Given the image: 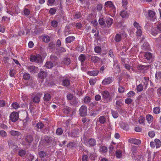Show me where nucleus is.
Returning a JSON list of instances; mask_svg holds the SVG:
<instances>
[{
	"label": "nucleus",
	"mask_w": 161,
	"mask_h": 161,
	"mask_svg": "<svg viewBox=\"0 0 161 161\" xmlns=\"http://www.w3.org/2000/svg\"><path fill=\"white\" fill-rule=\"evenodd\" d=\"M47 156V152L44 151H41L39 153V156L41 158H44Z\"/></svg>",
	"instance_id": "nucleus-31"
},
{
	"label": "nucleus",
	"mask_w": 161,
	"mask_h": 161,
	"mask_svg": "<svg viewBox=\"0 0 161 161\" xmlns=\"http://www.w3.org/2000/svg\"><path fill=\"white\" fill-rule=\"evenodd\" d=\"M63 112L67 116L72 117L76 114L75 110L71 108L68 106H66L63 109Z\"/></svg>",
	"instance_id": "nucleus-3"
},
{
	"label": "nucleus",
	"mask_w": 161,
	"mask_h": 161,
	"mask_svg": "<svg viewBox=\"0 0 161 161\" xmlns=\"http://www.w3.org/2000/svg\"><path fill=\"white\" fill-rule=\"evenodd\" d=\"M58 24V23L57 20H53L51 22V25L53 27H56Z\"/></svg>",
	"instance_id": "nucleus-51"
},
{
	"label": "nucleus",
	"mask_w": 161,
	"mask_h": 161,
	"mask_svg": "<svg viewBox=\"0 0 161 161\" xmlns=\"http://www.w3.org/2000/svg\"><path fill=\"white\" fill-rule=\"evenodd\" d=\"M105 5L106 7L109 8V9L111 12L109 14L112 17L114 16L116 12V8L112 2L108 1L105 3Z\"/></svg>",
	"instance_id": "nucleus-2"
},
{
	"label": "nucleus",
	"mask_w": 161,
	"mask_h": 161,
	"mask_svg": "<svg viewBox=\"0 0 161 161\" xmlns=\"http://www.w3.org/2000/svg\"><path fill=\"white\" fill-rule=\"evenodd\" d=\"M51 95L48 93H46L45 94L43 99L44 101L47 102L50 100L51 99Z\"/></svg>",
	"instance_id": "nucleus-23"
},
{
	"label": "nucleus",
	"mask_w": 161,
	"mask_h": 161,
	"mask_svg": "<svg viewBox=\"0 0 161 161\" xmlns=\"http://www.w3.org/2000/svg\"><path fill=\"white\" fill-rule=\"evenodd\" d=\"M99 73L98 70H93L91 71L88 73V74L90 75L95 76L97 75Z\"/></svg>",
	"instance_id": "nucleus-36"
},
{
	"label": "nucleus",
	"mask_w": 161,
	"mask_h": 161,
	"mask_svg": "<svg viewBox=\"0 0 161 161\" xmlns=\"http://www.w3.org/2000/svg\"><path fill=\"white\" fill-rule=\"evenodd\" d=\"M71 62V60L69 58H66L64 59L62 61V63L66 65H69Z\"/></svg>",
	"instance_id": "nucleus-25"
},
{
	"label": "nucleus",
	"mask_w": 161,
	"mask_h": 161,
	"mask_svg": "<svg viewBox=\"0 0 161 161\" xmlns=\"http://www.w3.org/2000/svg\"><path fill=\"white\" fill-rule=\"evenodd\" d=\"M30 13V10L28 8H25L24 10V14L26 16L29 15Z\"/></svg>",
	"instance_id": "nucleus-59"
},
{
	"label": "nucleus",
	"mask_w": 161,
	"mask_h": 161,
	"mask_svg": "<svg viewBox=\"0 0 161 161\" xmlns=\"http://www.w3.org/2000/svg\"><path fill=\"white\" fill-rule=\"evenodd\" d=\"M33 139V136L31 134L27 135L25 138V140L28 146H30L31 144L32 143Z\"/></svg>",
	"instance_id": "nucleus-11"
},
{
	"label": "nucleus",
	"mask_w": 161,
	"mask_h": 161,
	"mask_svg": "<svg viewBox=\"0 0 161 161\" xmlns=\"http://www.w3.org/2000/svg\"><path fill=\"white\" fill-rule=\"evenodd\" d=\"M154 142L156 145V147L157 148L161 146V141L158 139H155L154 140Z\"/></svg>",
	"instance_id": "nucleus-33"
},
{
	"label": "nucleus",
	"mask_w": 161,
	"mask_h": 161,
	"mask_svg": "<svg viewBox=\"0 0 161 161\" xmlns=\"http://www.w3.org/2000/svg\"><path fill=\"white\" fill-rule=\"evenodd\" d=\"M63 130L62 128H58L56 130V133L57 135L60 136L63 134Z\"/></svg>",
	"instance_id": "nucleus-41"
},
{
	"label": "nucleus",
	"mask_w": 161,
	"mask_h": 161,
	"mask_svg": "<svg viewBox=\"0 0 161 161\" xmlns=\"http://www.w3.org/2000/svg\"><path fill=\"white\" fill-rule=\"evenodd\" d=\"M44 140L48 145L51 146L55 145L56 143V139L54 137L46 136L44 137Z\"/></svg>",
	"instance_id": "nucleus-4"
},
{
	"label": "nucleus",
	"mask_w": 161,
	"mask_h": 161,
	"mask_svg": "<svg viewBox=\"0 0 161 161\" xmlns=\"http://www.w3.org/2000/svg\"><path fill=\"white\" fill-rule=\"evenodd\" d=\"M131 151L132 153V157L133 158H135L136 156L137 152L136 147V146H133L132 148Z\"/></svg>",
	"instance_id": "nucleus-29"
},
{
	"label": "nucleus",
	"mask_w": 161,
	"mask_h": 161,
	"mask_svg": "<svg viewBox=\"0 0 161 161\" xmlns=\"http://www.w3.org/2000/svg\"><path fill=\"white\" fill-rule=\"evenodd\" d=\"M75 39V37L73 36H68L66 38V42L67 43H70L74 41Z\"/></svg>",
	"instance_id": "nucleus-24"
},
{
	"label": "nucleus",
	"mask_w": 161,
	"mask_h": 161,
	"mask_svg": "<svg viewBox=\"0 0 161 161\" xmlns=\"http://www.w3.org/2000/svg\"><path fill=\"white\" fill-rule=\"evenodd\" d=\"M156 42L158 44H161V34H160L158 37L155 39Z\"/></svg>",
	"instance_id": "nucleus-57"
},
{
	"label": "nucleus",
	"mask_w": 161,
	"mask_h": 161,
	"mask_svg": "<svg viewBox=\"0 0 161 161\" xmlns=\"http://www.w3.org/2000/svg\"><path fill=\"white\" fill-rule=\"evenodd\" d=\"M91 98L88 96L85 97L84 99V102L86 104L89 103L91 101Z\"/></svg>",
	"instance_id": "nucleus-42"
},
{
	"label": "nucleus",
	"mask_w": 161,
	"mask_h": 161,
	"mask_svg": "<svg viewBox=\"0 0 161 161\" xmlns=\"http://www.w3.org/2000/svg\"><path fill=\"white\" fill-rule=\"evenodd\" d=\"M107 150V147L105 146H102L100 148V152L102 154L106 153Z\"/></svg>",
	"instance_id": "nucleus-30"
},
{
	"label": "nucleus",
	"mask_w": 161,
	"mask_h": 161,
	"mask_svg": "<svg viewBox=\"0 0 161 161\" xmlns=\"http://www.w3.org/2000/svg\"><path fill=\"white\" fill-rule=\"evenodd\" d=\"M9 117L10 119L12 121L16 122L18 120L19 118V114L17 112H13L11 114Z\"/></svg>",
	"instance_id": "nucleus-7"
},
{
	"label": "nucleus",
	"mask_w": 161,
	"mask_h": 161,
	"mask_svg": "<svg viewBox=\"0 0 161 161\" xmlns=\"http://www.w3.org/2000/svg\"><path fill=\"white\" fill-rule=\"evenodd\" d=\"M120 15L122 17L125 18L129 16V14L127 11L125 10H122L121 12Z\"/></svg>",
	"instance_id": "nucleus-27"
},
{
	"label": "nucleus",
	"mask_w": 161,
	"mask_h": 161,
	"mask_svg": "<svg viewBox=\"0 0 161 161\" xmlns=\"http://www.w3.org/2000/svg\"><path fill=\"white\" fill-rule=\"evenodd\" d=\"M0 135L3 138L7 136V133L3 130L0 131Z\"/></svg>",
	"instance_id": "nucleus-54"
},
{
	"label": "nucleus",
	"mask_w": 161,
	"mask_h": 161,
	"mask_svg": "<svg viewBox=\"0 0 161 161\" xmlns=\"http://www.w3.org/2000/svg\"><path fill=\"white\" fill-rule=\"evenodd\" d=\"M113 22V20L111 18H109L107 19L106 21V23L108 25H111Z\"/></svg>",
	"instance_id": "nucleus-55"
},
{
	"label": "nucleus",
	"mask_w": 161,
	"mask_h": 161,
	"mask_svg": "<svg viewBox=\"0 0 161 161\" xmlns=\"http://www.w3.org/2000/svg\"><path fill=\"white\" fill-rule=\"evenodd\" d=\"M146 118L147 122L149 124L152 122L153 119V116L150 114H148L146 115Z\"/></svg>",
	"instance_id": "nucleus-21"
},
{
	"label": "nucleus",
	"mask_w": 161,
	"mask_h": 161,
	"mask_svg": "<svg viewBox=\"0 0 161 161\" xmlns=\"http://www.w3.org/2000/svg\"><path fill=\"white\" fill-rule=\"evenodd\" d=\"M30 75L27 73H25L24 74L23 76V79L25 80H27L30 79Z\"/></svg>",
	"instance_id": "nucleus-53"
},
{
	"label": "nucleus",
	"mask_w": 161,
	"mask_h": 161,
	"mask_svg": "<svg viewBox=\"0 0 161 161\" xmlns=\"http://www.w3.org/2000/svg\"><path fill=\"white\" fill-rule=\"evenodd\" d=\"M70 103L74 106L76 107L78 106V99L75 97L71 101Z\"/></svg>",
	"instance_id": "nucleus-20"
},
{
	"label": "nucleus",
	"mask_w": 161,
	"mask_h": 161,
	"mask_svg": "<svg viewBox=\"0 0 161 161\" xmlns=\"http://www.w3.org/2000/svg\"><path fill=\"white\" fill-rule=\"evenodd\" d=\"M15 6L13 5H10L9 7L7 8V12L8 14L12 16L15 15Z\"/></svg>",
	"instance_id": "nucleus-14"
},
{
	"label": "nucleus",
	"mask_w": 161,
	"mask_h": 161,
	"mask_svg": "<svg viewBox=\"0 0 161 161\" xmlns=\"http://www.w3.org/2000/svg\"><path fill=\"white\" fill-rule=\"evenodd\" d=\"M42 94L40 92L36 93L33 98V101L34 103H39L40 100V98L42 97Z\"/></svg>",
	"instance_id": "nucleus-10"
},
{
	"label": "nucleus",
	"mask_w": 161,
	"mask_h": 161,
	"mask_svg": "<svg viewBox=\"0 0 161 161\" xmlns=\"http://www.w3.org/2000/svg\"><path fill=\"white\" fill-rule=\"evenodd\" d=\"M45 66L47 68L50 69L53 67V64L52 62L49 61L46 62Z\"/></svg>",
	"instance_id": "nucleus-38"
},
{
	"label": "nucleus",
	"mask_w": 161,
	"mask_h": 161,
	"mask_svg": "<svg viewBox=\"0 0 161 161\" xmlns=\"http://www.w3.org/2000/svg\"><path fill=\"white\" fill-rule=\"evenodd\" d=\"M143 90V86L142 84H139L136 87V90L138 92H142Z\"/></svg>",
	"instance_id": "nucleus-50"
},
{
	"label": "nucleus",
	"mask_w": 161,
	"mask_h": 161,
	"mask_svg": "<svg viewBox=\"0 0 161 161\" xmlns=\"http://www.w3.org/2000/svg\"><path fill=\"white\" fill-rule=\"evenodd\" d=\"M26 151L25 150L21 149L19 150L18 151V155L21 157H24L26 154Z\"/></svg>",
	"instance_id": "nucleus-26"
},
{
	"label": "nucleus",
	"mask_w": 161,
	"mask_h": 161,
	"mask_svg": "<svg viewBox=\"0 0 161 161\" xmlns=\"http://www.w3.org/2000/svg\"><path fill=\"white\" fill-rule=\"evenodd\" d=\"M80 115L81 116L86 115L87 113V107L85 105H83L79 109Z\"/></svg>",
	"instance_id": "nucleus-6"
},
{
	"label": "nucleus",
	"mask_w": 161,
	"mask_h": 161,
	"mask_svg": "<svg viewBox=\"0 0 161 161\" xmlns=\"http://www.w3.org/2000/svg\"><path fill=\"white\" fill-rule=\"evenodd\" d=\"M128 141L131 143L136 145H138L141 143V141L140 140L133 138L129 139Z\"/></svg>",
	"instance_id": "nucleus-17"
},
{
	"label": "nucleus",
	"mask_w": 161,
	"mask_h": 161,
	"mask_svg": "<svg viewBox=\"0 0 161 161\" xmlns=\"http://www.w3.org/2000/svg\"><path fill=\"white\" fill-rule=\"evenodd\" d=\"M111 114L112 116L114 118H117L118 117L119 114L117 112L113 110H112Z\"/></svg>",
	"instance_id": "nucleus-46"
},
{
	"label": "nucleus",
	"mask_w": 161,
	"mask_h": 161,
	"mask_svg": "<svg viewBox=\"0 0 161 161\" xmlns=\"http://www.w3.org/2000/svg\"><path fill=\"white\" fill-rule=\"evenodd\" d=\"M27 69L29 72L33 74L37 73L39 70L38 67H36L33 65L28 66L27 67Z\"/></svg>",
	"instance_id": "nucleus-8"
},
{
	"label": "nucleus",
	"mask_w": 161,
	"mask_h": 161,
	"mask_svg": "<svg viewBox=\"0 0 161 161\" xmlns=\"http://www.w3.org/2000/svg\"><path fill=\"white\" fill-rule=\"evenodd\" d=\"M98 22L99 24L101 25H103L105 23V19L103 18H100L98 20Z\"/></svg>",
	"instance_id": "nucleus-52"
},
{
	"label": "nucleus",
	"mask_w": 161,
	"mask_h": 161,
	"mask_svg": "<svg viewBox=\"0 0 161 161\" xmlns=\"http://www.w3.org/2000/svg\"><path fill=\"white\" fill-rule=\"evenodd\" d=\"M91 61L94 63H97L99 60V58L96 56H92L91 57Z\"/></svg>",
	"instance_id": "nucleus-34"
},
{
	"label": "nucleus",
	"mask_w": 161,
	"mask_h": 161,
	"mask_svg": "<svg viewBox=\"0 0 161 161\" xmlns=\"http://www.w3.org/2000/svg\"><path fill=\"white\" fill-rule=\"evenodd\" d=\"M9 134L12 136H18L21 135L20 132L15 131L14 130H12L9 132Z\"/></svg>",
	"instance_id": "nucleus-22"
},
{
	"label": "nucleus",
	"mask_w": 161,
	"mask_h": 161,
	"mask_svg": "<svg viewBox=\"0 0 161 161\" xmlns=\"http://www.w3.org/2000/svg\"><path fill=\"white\" fill-rule=\"evenodd\" d=\"M96 141L93 138H91L89 139L88 141L86 142V145L89 146L90 147L93 146L96 144Z\"/></svg>",
	"instance_id": "nucleus-15"
},
{
	"label": "nucleus",
	"mask_w": 161,
	"mask_h": 161,
	"mask_svg": "<svg viewBox=\"0 0 161 161\" xmlns=\"http://www.w3.org/2000/svg\"><path fill=\"white\" fill-rule=\"evenodd\" d=\"M50 40V37L48 36H45L43 37V41L46 42H48Z\"/></svg>",
	"instance_id": "nucleus-63"
},
{
	"label": "nucleus",
	"mask_w": 161,
	"mask_h": 161,
	"mask_svg": "<svg viewBox=\"0 0 161 161\" xmlns=\"http://www.w3.org/2000/svg\"><path fill=\"white\" fill-rule=\"evenodd\" d=\"M145 118L142 116H140L138 119V121L139 124H144Z\"/></svg>",
	"instance_id": "nucleus-39"
},
{
	"label": "nucleus",
	"mask_w": 161,
	"mask_h": 161,
	"mask_svg": "<svg viewBox=\"0 0 161 161\" xmlns=\"http://www.w3.org/2000/svg\"><path fill=\"white\" fill-rule=\"evenodd\" d=\"M11 106L13 108L15 109H18L19 107V104L16 102L14 103H12Z\"/></svg>",
	"instance_id": "nucleus-49"
},
{
	"label": "nucleus",
	"mask_w": 161,
	"mask_h": 161,
	"mask_svg": "<svg viewBox=\"0 0 161 161\" xmlns=\"http://www.w3.org/2000/svg\"><path fill=\"white\" fill-rule=\"evenodd\" d=\"M75 143L74 142H70L67 144V147L69 148H72L75 147Z\"/></svg>",
	"instance_id": "nucleus-58"
},
{
	"label": "nucleus",
	"mask_w": 161,
	"mask_h": 161,
	"mask_svg": "<svg viewBox=\"0 0 161 161\" xmlns=\"http://www.w3.org/2000/svg\"><path fill=\"white\" fill-rule=\"evenodd\" d=\"M155 77L156 80L161 79V72L158 71L156 72L155 75Z\"/></svg>",
	"instance_id": "nucleus-44"
},
{
	"label": "nucleus",
	"mask_w": 161,
	"mask_h": 161,
	"mask_svg": "<svg viewBox=\"0 0 161 161\" xmlns=\"http://www.w3.org/2000/svg\"><path fill=\"white\" fill-rule=\"evenodd\" d=\"M125 35L123 33L117 34L114 37V40L117 42H120L122 40V37H123Z\"/></svg>",
	"instance_id": "nucleus-16"
},
{
	"label": "nucleus",
	"mask_w": 161,
	"mask_h": 161,
	"mask_svg": "<svg viewBox=\"0 0 161 161\" xmlns=\"http://www.w3.org/2000/svg\"><path fill=\"white\" fill-rule=\"evenodd\" d=\"M8 144L9 148H12L14 146H15V143L13 142L12 140H10L8 142Z\"/></svg>",
	"instance_id": "nucleus-47"
},
{
	"label": "nucleus",
	"mask_w": 161,
	"mask_h": 161,
	"mask_svg": "<svg viewBox=\"0 0 161 161\" xmlns=\"http://www.w3.org/2000/svg\"><path fill=\"white\" fill-rule=\"evenodd\" d=\"M62 84L64 86L67 87L70 85V80L66 77H63L62 81Z\"/></svg>",
	"instance_id": "nucleus-13"
},
{
	"label": "nucleus",
	"mask_w": 161,
	"mask_h": 161,
	"mask_svg": "<svg viewBox=\"0 0 161 161\" xmlns=\"http://www.w3.org/2000/svg\"><path fill=\"white\" fill-rule=\"evenodd\" d=\"M132 102V100L130 98H127L125 99V103L127 104H131Z\"/></svg>",
	"instance_id": "nucleus-60"
},
{
	"label": "nucleus",
	"mask_w": 161,
	"mask_h": 161,
	"mask_svg": "<svg viewBox=\"0 0 161 161\" xmlns=\"http://www.w3.org/2000/svg\"><path fill=\"white\" fill-rule=\"evenodd\" d=\"M153 57L152 54L149 52H145L143 55L144 59H147L148 62L151 61Z\"/></svg>",
	"instance_id": "nucleus-12"
},
{
	"label": "nucleus",
	"mask_w": 161,
	"mask_h": 161,
	"mask_svg": "<svg viewBox=\"0 0 161 161\" xmlns=\"http://www.w3.org/2000/svg\"><path fill=\"white\" fill-rule=\"evenodd\" d=\"M101 95L103 99L104 103H109L112 101V97L111 95L107 91H104L102 92Z\"/></svg>",
	"instance_id": "nucleus-1"
},
{
	"label": "nucleus",
	"mask_w": 161,
	"mask_h": 161,
	"mask_svg": "<svg viewBox=\"0 0 161 161\" xmlns=\"http://www.w3.org/2000/svg\"><path fill=\"white\" fill-rule=\"evenodd\" d=\"M149 81V78L148 77H144V80H143L144 83V86H145L146 88H147L148 85V82Z\"/></svg>",
	"instance_id": "nucleus-28"
},
{
	"label": "nucleus",
	"mask_w": 161,
	"mask_h": 161,
	"mask_svg": "<svg viewBox=\"0 0 161 161\" xmlns=\"http://www.w3.org/2000/svg\"><path fill=\"white\" fill-rule=\"evenodd\" d=\"M86 55L83 54H81L78 57V59L81 62L82 64L86 59Z\"/></svg>",
	"instance_id": "nucleus-19"
},
{
	"label": "nucleus",
	"mask_w": 161,
	"mask_h": 161,
	"mask_svg": "<svg viewBox=\"0 0 161 161\" xmlns=\"http://www.w3.org/2000/svg\"><path fill=\"white\" fill-rule=\"evenodd\" d=\"M122 103V102L119 101L117 100L116 103V109H119V108L121 107V104Z\"/></svg>",
	"instance_id": "nucleus-45"
},
{
	"label": "nucleus",
	"mask_w": 161,
	"mask_h": 161,
	"mask_svg": "<svg viewBox=\"0 0 161 161\" xmlns=\"http://www.w3.org/2000/svg\"><path fill=\"white\" fill-rule=\"evenodd\" d=\"M115 155L117 158H120L122 157V151L119 150H117L115 153Z\"/></svg>",
	"instance_id": "nucleus-37"
},
{
	"label": "nucleus",
	"mask_w": 161,
	"mask_h": 161,
	"mask_svg": "<svg viewBox=\"0 0 161 161\" xmlns=\"http://www.w3.org/2000/svg\"><path fill=\"white\" fill-rule=\"evenodd\" d=\"M44 126V124L41 122H38L36 125V126L38 129H42Z\"/></svg>",
	"instance_id": "nucleus-40"
},
{
	"label": "nucleus",
	"mask_w": 161,
	"mask_h": 161,
	"mask_svg": "<svg viewBox=\"0 0 161 161\" xmlns=\"http://www.w3.org/2000/svg\"><path fill=\"white\" fill-rule=\"evenodd\" d=\"M146 67V66L142 64H140L138 66L137 68L139 70H144Z\"/></svg>",
	"instance_id": "nucleus-61"
},
{
	"label": "nucleus",
	"mask_w": 161,
	"mask_h": 161,
	"mask_svg": "<svg viewBox=\"0 0 161 161\" xmlns=\"http://www.w3.org/2000/svg\"><path fill=\"white\" fill-rule=\"evenodd\" d=\"M114 79L112 77H109L105 78L102 81V84L103 85H107L112 83Z\"/></svg>",
	"instance_id": "nucleus-9"
},
{
	"label": "nucleus",
	"mask_w": 161,
	"mask_h": 161,
	"mask_svg": "<svg viewBox=\"0 0 161 161\" xmlns=\"http://www.w3.org/2000/svg\"><path fill=\"white\" fill-rule=\"evenodd\" d=\"M30 60L31 62H34L37 63H41L42 62V57L39 54L35 55H31L30 57Z\"/></svg>",
	"instance_id": "nucleus-5"
},
{
	"label": "nucleus",
	"mask_w": 161,
	"mask_h": 161,
	"mask_svg": "<svg viewBox=\"0 0 161 161\" xmlns=\"http://www.w3.org/2000/svg\"><path fill=\"white\" fill-rule=\"evenodd\" d=\"M156 13L155 11L149 10L148 12V16L150 18H154L155 16Z\"/></svg>",
	"instance_id": "nucleus-32"
},
{
	"label": "nucleus",
	"mask_w": 161,
	"mask_h": 161,
	"mask_svg": "<svg viewBox=\"0 0 161 161\" xmlns=\"http://www.w3.org/2000/svg\"><path fill=\"white\" fill-rule=\"evenodd\" d=\"M94 51L95 53H99L101 52L102 49L100 47L97 46L95 47Z\"/></svg>",
	"instance_id": "nucleus-56"
},
{
	"label": "nucleus",
	"mask_w": 161,
	"mask_h": 161,
	"mask_svg": "<svg viewBox=\"0 0 161 161\" xmlns=\"http://www.w3.org/2000/svg\"><path fill=\"white\" fill-rule=\"evenodd\" d=\"M153 113L156 114H158L160 113V109L159 107H156L153 108Z\"/></svg>",
	"instance_id": "nucleus-48"
},
{
	"label": "nucleus",
	"mask_w": 161,
	"mask_h": 161,
	"mask_svg": "<svg viewBox=\"0 0 161 161\" xmlns=\"http://www.w3.org/2000/svg\"><path fill=\"white\" fill-rule=\"evenodd\" d=\"M159 33V32L158 31L156 28L152 29L151 31V34H152V35L154 36H156Z\"/></svg>",
	"instance_id": "nucleus-43"
},
{
	"label": "nucleus",
	"mask_w": 161,
	"mask_h": 161,
	"mask_svg": "<svg viewBox=\"0 0 161 161\" xmlns=\"http://www.w3.org/2000/svg\"><path fill=\"white\" fill-rule=\"evenodd\" d=\"M98 121L101 124H103L106 122V118L104 116H101L98 118Z\"/></svg>",
	"instance_id": "nucleus-35"
},
{
	"label": "nucleus",
	"mask_w": 161,
	"mask_h": 161,
	"mask_svg": "<svg viewBox=\"0 0 161 161\" xmlns=\"http://www.w3.org/2000/svg\"><path fill=\"white\" fill-rule=\"evenodd\" d=\"M156 28L159 33H161V23L158 24Z\"/></svg>",
	"instance_id": "nucleus-64"
},
{
	"label": "nucleus",
	"mask_w": 161,
	"mask_h": 161,
	"mask_svg": "<svg viewBox=\"0 0 161 161\" xmlns=\"http://www.w3.org/2000/svg\"><path fill=\"white\" fill-rule=\"evenodd\" d=\"M135 94V93L133 91H131L127 93V95L128 97H132L134 96Z\"/></svg>",
	"instance_id": "nucleus-62"
},
{
	"label": "nucleus",
	"mask_w": 161,
	"mask_h": 161,
	"mask_svg": "<svg viewBox=\"0 0 161 161\" xmlns=\"http://www.w3.org/2000/svg\"><path fill=\"white\" fill-rule=\"evenodd\" d=\"M47 73L44 71H41L38 74V77L41 79H44L47 76Z\"/></svg>",
	"instance_id": "nucleus-18"
}]
</instances>
